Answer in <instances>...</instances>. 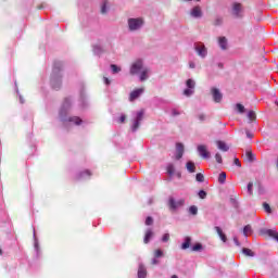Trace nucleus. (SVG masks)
<instances>
[{"mask_svg": "<svg viewBox=\"0 0 278 278\" xmlns=\"http://www.w3.org/2000/svg\"><path fill=\"white\" fill-rule=\"evenodd\" d=\"M129 75H131V77H138L139 81L144 83L151 77V70L149 66L144 65L142 59H137L130 64Z\"/></svg>", "mask_w": 278, "mask_h": 278, "instance_id": "nucleus-1", "label": "nucleus"}, {"mask_svg": "<svg viewBox=\"0 0 278 278\" xmlns=\"http://www.w3.org/2000/svg\"><path fill=\"white\" fill-rule=\"evenodd\" d=\"M71 105L72 101L70 98H66L61 105V109L59 110V118L64 125H67L70 123L71 125H81L84 121H81L78 116H68V113L71 112Z\"/></svg>", "mask_w": 278, "mask_h": 278, "instance_id": "nucleus-2", "label": "nucleus"}, {"mask_svg": "<svg viewBox=\"0 0 278 278\" xmlns=\"http://www.w3.org/2000/svg\"><path fill=\"white\" fill-rule=\"evenodd\" d=\"M144 24V17L142 16L127 18V29L130 34H138V31H142Z\"/></svg>", "mask_w": 278, "mask_h": 278, "instance_id": "nucleus-3", "label": "nucleus"}, {"mask_svg": "<svg viewBox=\"0 0 278 278\" xmlns=\"http://www.w3.org/2000/svg\"><path fill=\"white\" fill-rule=\"evenodd\" d=\"M62 67V63H54L52 76H51V86L53 90H60L62 88V74H60V68Z\"/></svg>", "mask_w": 278, "mask_h": 278, "instance_id": "nucleus-4", "label": "nucleus"}, {"mask_svg": "<svg viewBox=\"0 0 278 278\" xmlns=\"http://www.w3.org/2000/svg\"><path fill=\"white\" fill-rule=\"evenodd\" d=\"M141 121H144V110L142 109L137 111L135 117L132 118V125L130 127L132 132H136L138 129H140Z\"/></svg>", "mask_w": 278, "mask_h": 278, "instance_id": "nucleus-5", "label": "nucleus"}, {"mask_svg": "<svg viewBox=\"0 0 278 278\" xmlns=\"http://www.w3.org/2000/svg\"><path fill=\"white\" fill-rule=\"evenodd\" d=\"M230 14L233 18H243L244 17V9L240 2H233L230 8Z\"/></svg>", "mask_w": 278, "mask_h": 278, "instance_id": "nucleus-6", "label": "nucleus"}, {"mask_svg": "<svg viewBox=\"0 0 278 278\" xmlns=\"http://www.w3.org/2000/svg\"><path fill=\"white\" fill-rule=\"evenodd\" d=\"M167 205L170 212H177L179 207H184V205H186V200L184 199L175 200V198L169 197Z\"/></svg>", "mask_w": 278, "mask_h": 278, "instance_id": "nucleus-7", "label": "nucleus"}, {"mask_svg": "<svg viewBox=\"0 0 278 278\" xmlns=\"http://www.w3.org/2000/svg\"><path fill=\"white\" fill-rule=\"evenodd\" d=\"M186 86L187 88L184 90L182 94L185 97H192V94H194V88H197V81H194L192 78H189L186 81Z\"/></svg>", "mask_w": 278, "mask_h": 278, "instance_id": "nucleus-8", "label": "nucleus"}, {"mask_svg": "<svg viewBox=\"0 0 278 278\" xmlns=\"http://www.w3.org/2000/svg\"><path fill=\"white\" fill-rule=\"evenodd\" d=\"M194 51L199 55V58H202V60H205V58H207V48L205 47V45L195 43Z\"/></svg>", "mask_w": 278, "mask_h": 278, "instance_id": "nucleus-9", "label": "nucleus"}, {"mask_svg": "<svg viewBox=\"0 0 278 278\" xmlns=\"http://www.w3.org/2000/svg\"><path fill=\"white\" fill-rule=\"evenodd\" d=\"M211 94L213 97L214 103H220L223 101V92H220V89L212 87Z\"/></svg>", "mask_w": 278, "mask_h": 278, "instance_id": "nucleus-10", "label": "nucleus"}, {"mask_svg": "<svg viewBox=\"0 0 278 278\" xmlns=\"http://www.w3.org/2000/svg\"><path fill=\"white\" fill-rule=\"evenodd\" d=\"M191 18H203V10L200 5L193 7L189 12Z\"/></svg>", "mask_w": 278, "mask_h": 278, "instance_id": "nucleus-11", "label": "nucleus"}, {"mask_svg": "<svg viewBox=\"0 0 278 278\" xmlns=\"http://www.w3.org/2000/svg\"><path fill=\"white\" fill-rule=\"evenodd\" d=\"M197 151H198L200 157H202V160H208L210 151H207V146L200 144V146H198Z\"/></svg>", "mask_w": 278, "mask_h": 278, "instance_id": "nucleus-12", "label": "nucleus"}, {"mask_svg": "<svg viewBox=\"0 0 278 278\" xmlns=\"http://www.w3.org/2000/svg\"><path fill=\"white\" fill-rule=\"evenodd\" d=\"M144 94V88H138L130 92L128 100L134 103L136 99H140V96Z\"/></svg>", "mask_w": 278, "mask_h": 278, "instance_id": "nucleus-13", "label": "nucleus"}, {"mask_svg": "<svg viewBox=\"0 0 278 278\" xmlns=\"http://www.w3.org/2000/svg\"><path fill=\"white\" fill-rule=\"evenodd\" d=\"M261 233L263 236H268L269 238H273L274 240H276V242H278V232L275 229H262Z\"/></svg>", "mask_w": 278, "mask_h": 278, "instance_id": "nucleus-14", "label": "nucleus"}, {"mask_svg": "<svg viewBox=\"0 0 278 278\" xmlns=\"http://www.w3.org/2000/svg\"><path fill=\"white\" fill-rule=\"evenodd\" d=\"M92 51L94 55H103V53H105V50L103 49V47L99 43H96L92 46Z\"/></svg>", "mask_w": 278, "mask_h": 278, "instance_id": "nucleus-15", "label": "nucleus"}, {"mask_svg": "<svg viewBox=\"0 0 278 278\" xmlns=\"http://www.w3.org/2000/svg\"><path fill=\"white\" fill-rule=\"evenodd\" d=\"M184 143H176V160L184 157Z\"/></svg>", "mask_w": 278, "mask_h": 278, "instance_id": "nucleus-16", "label": "nucleus"}, {"mask_svg": "<svg viewBox=\"0 0 278 278\" xmlns=\"http://www.w3.org/2000/svg\"><path fill=\"white\" fill-rule=\"evenodd\" d=\"M153 236H155V233L153 232V229L148 228L146 230V235H144V238H143L144 244H149V242H151V239L153 238Z\"/></svg>", "mask_w": 278, "mask_h": 278, "instance_id": "nucleus-17", "label": "nucleus"}, {"mask_svg": "<svg viewBox=\"0 0 278 278\" xmlns=\"http://www.w3.org/2000/svg\"><path fill=\"white\" fill-rule=\"evenodd\" d=\"M218 45H219V48L222 49V51H227V47H228L227 37H219Z\"/></svg>", "mask_w": 278, "mask_h": 278, "instance_id": "nucleus-18", "label": "nucleus"}, {"mask_svg": "<svg viewBox=\"0 0 278 278\" xmlns=\"http://www.w3.org/2000/svg\"><path fill=\"white\" fill-rule=\"evenodd\" d=\"M186 168H187L188 173H191V174L197 173V165L192 161H188L186 163Z\"/></svg>", "mask_w": 278, "mask_h": 278, "instance_id": "nucleus-19", "label": "nucleus"}, {"mask_svg": "<svg viewBox=\"0 0 278 278\" xmlns=\"http://www.w3.org/2000/svg\"><path fill=\"white\" fill-rule=\"evenodd\" d=\"M184 240H185V241L182 242L180 249H181L182 251H186V250L190 247V244H192V238H191V237H185Z\"/></svg>", "mask_w": 278, "mask_h": 278, "instance_id": "nucleus-20", "label": "nucleus"}, {"mask_svg": "<svg viewBox=\"0 0 278 278\" xmlns=\"http://www.w3.org/2000/svg\"><path fill=\"white\" fill-rule=\"evenodd\" d=\"M138 278H147V268L142 264L138 268Z\"/></svg>", "mask_w": 278, "mask_h": 278, "instance_id": "nucleus-21", "label": "nucleus"}, {"mask_svg": "<svg viewBox=\"0 0 278 278\" xmlns=\"http://www.w3.org/2000/svg\"><path fill=\"white\" fill-rule=\"evenodd\" d=\"M217 148L219 149V151H224L227 152L229 151V147L227 146V143H225V141H216Z\"/></svg>", "mask_w": 278, "mask_h": 278, "instance_id": "nucleus-22", "label": "nucleus"}, {"mask_svg": "<svg viewBox=\"0 0 278 278\" xmlns=\"http://www.w3.org/2000/svg\"><path fill=\"white\" fill-rule=\"evenodd\" d=\"M90 175V170H84L77 175V179H89Z\"/></svg>", "mask_w": 278, "mask_h": 278, "instance_id": "nucleus-23", "label": "nucleus"}, {"mask_svg": "<svg viewBox=\"0 0 278 278\" xmlns=\"http://www.w3.org/2000/svg\"><path fill=\"white\" fill-rule=\"evenodd\" d=\"M245 159H247V161L248 162H250V163H253V162H255V154H253V152H251V151H247L245 152Z\"/></svg>", "mask_w": 278, "mask_h": 278, "instance_id": "nucleus-24", "label": "nucleus"}, {"mask_svg": "<svg viewBox=\"0 0 278 278\" xmlns=\"http://www.w3.org/2000/svg\"><path fill=\"white\" fill-rule=\"evenodd\" d=\"M242 253H244L248 257H255V253L249 248H243Z\"/></svg>", "mask_w": 278, "mask_h": 278, "instance_id": "nucleus-25", "label": "nucleus"}, {"mask_svg": "<svg viewBox=\"0 0 278 278\" xmlns=\"http://www.w3.org/2000/svg\"><path fill=\"white\" fill-rule=\"evenodd\" d=\"M189 214H191V216H197V214H199V207H197V205H191L189 207Z\"/></svg>", "mask_w": 278, "mask_h": 278, "instance_id": "nucleus-26", "label": "nucleus"}, {"mask_svg": "<svg viewBox=\"0 0 278 278\" xmlns=\"http://www.w3.org/2000/svg\"><path fill=\"white\" fill-rule=\"evenodd\" d=\"M111 71H112L113 75H116V74L121 73L122 68L116 64H111Z\"/></svg>", "mask_w": 278, "mask_h": 278, "instance_id": "nucleus-27", "label": "nucleus"}, {"mask_svg": "<svg viewBox=\"0 0 278 278\" xmlns=\"http://www.w3.org/2000/svg\"><path fill=\"white\" fill-rule=\"evenodd\" d=\"M225 181H227V174L225 172H222L218 176V182L225 184Z\"/></svg>", "mask_w": 278, "mask_h": 278, "instance_id": "nucleus-28", "label": "nucleus"}, {"mask_svg": "<svg viewBox=\"0 0 278 278\" xmlns=\"http://www.w3.org/2000/svg\"><path fill=\"white\" fill-rule=\"evenodd\" d=\"M197 118L200 123H205V121H207V115L205 113H200L197 115Z\"/></svg>", "mask_w": 278, "mask_h": 278, "instance_id": "nucleus-29", "label": "nucleus"}, {"mask_svg": "<svg viewBox=\"0 0 278 278\" xmlns=\"http://www.w3.org/2000/svg\"><path fill=\"white\" fill-rule=\"evenodd\" d=\"M195 181H198L199 184H203V181H205V176L202 173L197 174Z\"/></svg>", "mask_w": 278, "mask_h": 278, "instance_id": "nucleus-30", "label": "nucleus"}, {"mask_svg": "<svg viewBox=\"0 0 278 278\" xmlns=\"http://www.w3.org/2000/svg\"><path fill=\"white\" fill-rule=\"evenodd\" d=\"M213 25H214L215 27H220V25H223V17L217 16V17L214 20Z\"/></svg>", "mask_w": 278, "mask_h": 278, "instance_id": "nucleus-31", "label": "nucleus"}, {"mask_svg": "<svg viewBox=\"0 0 278 278\" xmlns=\"http://www.w3.org/2000/svg\"><path fill=\"white\" fill-rule=\"evenodd\" d=\"M191 251H193V252L203 251V244H201V243H195V244L191 248Z\"/></svg>", "mask_w": 278, "mask_h": 278, "instance_id": "nucleus-32", "label": "nucleus"}, {"mask_svg": "<svg viewBox=\"0 0 278 278\" xmlns=\"http://www.w3.org/2000/svg\"><path fill=\"white\" fill-rule=\"evenodd\" d=\"M167 173L168 175H170V177H173V175H175V165L173 164L167 165Z\"/></svg>", "mask_w": 278, "mask_h": 278, "instance_id": "nucleus-33", "label": "nucleus"}, {"mask_svg": "<svg viewBox=\"0 0 278 278\" xmlns=\"http://www.w3.org/2000/svg\"><path fill=\"white\" fill-rule=\"evenodd\" d=\"M251 231H252L251 225L244 226V228H243V236H244L245 238H248V236H249V233H251Z\"/></svg>", "mask_w": 278, "mask_h": 278, "instance_id": "nucleus-34", "label": "nucleus"}, {"mask_svg": "<svg viewBox=\"0 0 278 278\" xmlns=\"http://www.w3.org/2000/svg\"><path fill=\"white\" fill-rule=\"evenodd\" d=\"M236 110L237 112H239V114H244V105H242L241 103H237L236 104Z\"/></svg>", "mask_w": 278, "mask_h": 278, "instance_id": "nucleus-35", "label": "nucleus"}, {"mask_svg": "<svg viewBox=\"0 0 278 278\" xmlns=\"http://www.w3.org/2000/svg\"><path fill=\"white\" fill-rule=\"evenodd\" d=\"M263 208L265 210V212L267 213V214H271L273 213V208H270V204H268V203H263Z\"/></svg>", "mask_w": 278, "mask_h": 278, "instance_id": "nucleus-36", "label": "nucleus"}, {"mask_svg": "<svg viewBox=\"0 0 278 278\" xmlns=\"http://www.w3.org/2000/svg\"><path fill=\"white\" fill-rule=\"evenodd\" d=\"M101 14H108V2L106 1H104L101 4Z\"/></svg>", "mask_w": 278, "mask_h": 278, "instance_id": "nucleus-37", "label": "nucleus"}, {"mask_svg": "<svg viewBox=\"0 0 278 278\" xmlns=\"http://www.w3.org/2000/svg\"><path fill=\"white\" fill-rule=\"evenodd\" d=\"M33 236H34V240H35V249L36 251H39L40 247L38 245V238H36V228H34V231H33Z\"/></svg>", "mask_w": 278, "mask_h": 278, "instance_id": "nucleus-38", "label": "nucleus"}, {"mask_svg": "<svg viewBox=\"0 0 278 278\" xmlns=\"http://www.w3.org/2000/svg\"><path fill=\"white\" fill-rule=\"evenodd\" d=\"M248 118L250 121H255V118H257V116L255 115V111H249Z\"/></svg>", "mask_w": 278, "mask_h": 278, "instance_id": "nucleus-39", "label": "nucleus"}, {"mask_svg": "<svg viewBox=\"0 0 278 278\" xmlns=\"http://www.w3.org/2000/svg\"><path fill=\"white\" fill-rule=\"evenodd\" d=\"M154 257H164V252L162 250L154 251Z\"/></svg>", "mask_w": 278, "mask_h": 278, "instance_id": "nucleus-40", "label": "nucleus"}, {"mask_svg": "<svg viewBox=\"0 0 278 278\" xmlns=\"http://www.w3.org/2000/svg\"><path fill=\"white\" fill-rule=\"evenodd\" d=\"M215 160L217 164H223V156L220 155V153L215 154Z\"/></svg>", "mask_w": 278, "mask_h": 278, "instance_id": "nucleus-41", "label": "nucleus"}, {"mask_svg": "<svg viewBox=\"0 0 278 278\" xmlns=\"http://www.w3.org/2000/svg\"><path fill=\"white\" fill-rule=\"evenodd\" d=\"M198 197H200V199H205L207 197V192H205V190H200Z\"/></svg>", "mask_w": 278, "mask_h": 278, "instance_id": "nucleus-42", "label": "nucleus"}, {"mask_svg": "<svg viewBox=\"0 0 278 278\" xmlns=\"http://www.w3.org/2000/svg\"><path fill=\"white\" fill-rule=\"evenodd\" d=\"M126 119H127V115L122 114V115L119 116V118L117 119V123L123 124V123H125Z\"/></svg>", "mask_w": 278, "mask_h": 278, "instance_id": "nucleus-43", "label": "nucleus"}, {"mask_svg": "<svg viewBox=\"0 0 278 278\" xmlns=\"http://www.w3.org/2000/svg\"><path fill=\"white\" fill-rule=\"evenodd\" d=\"M146 225H148V226L153 225V217L148 216V217L146 218Z\"/></svg>", "mask_w": 278, "mask_h": 278, "instance_id": "nucleus-44", "label": "nucleus"}, {"mask_svg": "<svg viewBox=\"0 0 278 278\" xmlns=\"http://www.w3.org/2000/svg\"><path fill=\"white\" fill-rule=\"evenodd\" d=\"M168 240H170V235L169 233L163 235L162 242H168Z\"/></svg>", "mask_w": 278, "mask_h": 278, "instance_id": "nucleus-45", "label": "nucleus"}, {"mask_svg": "<svg viewBox=\"0 0 278 278\" xmlns=\"http://www.w3.org/2000/svg\"><path fill=\"white\" fill-rule=\"evenodd\" d=\"M248 192L249 194H253V182L248 184Z\"/></svg>", "mask_w": 278, "mask_h": 278, "instance_id": "nucleus-46", "label": "nucleus"}, {"mask_svg": "<svg viewBox=\"0 0 278 278\" xmlns=\"http://www.w3.org/2000/svg\"><path fill=\"white\" fill-rule=\"evenodd\" d=\"M230 203L233 207H238V200H236V198H230Z\"/></svg>", "mask_w": 278, "mask_h": 278, "instance_id": "nucleus-47", "label": "nucleus"}, {"mask_svg": "<svg viewBox=\"0 0 278 278\" xmlns=\"http://www.w3.org/2000/svg\"><path fill=\"white\" fill-rule=\"evenodd\" d=\"M215 231H216V233H217L218 236H222V233H224V232H223V229H222L220 227H218V226L215 227Z\"/></svg>", "mask_w": 278, "mask_h": 278, "instance_id": "nucleus-48", "label": "nucleus"}, {"mask_svg": "<svg viewBox=\"0 0 278 278\" xmlns=\"http://www.w3.org/2000/svg\"><path fill=\"white\" fill-rule=\"evenodd\" d=\"M189 68H197V64L194 63V61L189 62Z\"/></svg>", "mask_w": 278, "mask_h": 278, "instance_id": "nucleus-49", "label": "nucleus"}, {"mask_svg": "<svg viewBox=\"0 0 278 278\" xmlns=\"http://www.w3.org/2000/svg\"><path fill=\"white\" fill-rule=\"evenodd\" d=\"M179 114L181 113L175 109L172 111V116H179Z\"/></svg>", "mask_w": 278, "mask_h": 278, "instance_id": "nucleus-50", "label": "nucleus"}, {"mask_svg": "<svg viewBox=\"0 0 278 278\" xmlns=\"http://www.w3.org/2000/svg\"><path fill=\"white\" fill-rule=\"evenodd\" d=\"M235 165L238 166L239 168L242 166V164H240L239 159H235Z\"/></svg>", "mask_w": 278, "mask_h": 278, "instance_id": "nucleus-51", "label": "nucleus"}, {"mask_svg": "<svg viewBox=\"0 0 278 278\" xmlns=\"http://www.w3.org/2000/svg\"><path fill=\"white\" fill-rule=\"evenodd\" d=\"M220 240H223L224 242H227V236H225V233L219 235Z\"/></svg>", "mask_w": 278, "mask_h": 278, "instance_id": "nucleus-52", "label": "nucleus"}, {"mask_svg": "<svg viewBox=\"0 0 278 278\" xmlns=\"http://www.w3.org/2000/svg\"><path fill=\"white\" fill-rule=\"evenodd\" d=\"M233 242L237 247H240V241H238V237H235L233 238Z\"/></svg>", "mask_w": 278, "mask_h": 278, "instance_id": "nucleus-53", "label": "nucleus"}, {"mask_svg": "<svg viewBox=\"0 0 278 278\" xmlns=\"http://www.w3.org/2000/svg\"><path fill=\"white\" fill-rule=\"evenodd\" d=\"M103 79H104V84H105L106 86H110V84H111L110 79H109L108 77H104Z\"/></svg>", "mask_w": 278, "mask_h": 278, "instance_id": "nucleus-54", "label": "nucleus"}, {"mask_svg": "<svg viewBox=\"0 0 278 278\" xmlns=\"http://www.w3.org/2000/svg\"><path fill=\"white\" fill-rule=\"evenodd\" d=\"M157 264H160V261H157V258H153V260H152V265L155 266V265H157Z\"/></svg>", "mask_w": 278, "mask_h": 278, "instance_id": "nucleus-55", "label": "nucleus"}, {"mask_svg": "<svg viewBox=\"0 0 278 278\" xmlns=\"http://www.w3.org/2000/svg\"><path fill=\"white\" fill-rule=\"evenodd\" d=\"M247 136L248 138H253V134H251L250 131H247Z\"/></svg>", "mask_w": 278, "mask_h": 278, "instance_id": "nucleus-56", "label": "nucleus"}, {"mask_svg": "<svg viewBox=\"0 0 278 278\" xmlns=\"http://www.w3.org/2000/svg\"><path fill=\"white\" fill-rule=\"evenodd\" d=\"M176 177H178V179H181V172L176 173Z\"/></svg>", "mask_w": 278, "mask_h": 278, "instance_id": "nucleus-57", "label": "nucleus"}, {"mask_svg": "<svg viewBox=\"0 0 278 278\" xmlns=\"http://www.w3.org/2000/svg\"><path fill=\"white\" fill-rule=\"evenodd\" d=\"M20 102L25 103V100L23 99V96H20Z\"/></svg>", "mask_w": 278, "mask_h": 278, "instance_id": "nucleus-58", "label": "nucleus"}, {"mask_svg": "<svg viewBox=\"0 0 278 278\" xmlns=\"http://www.w3.org/2000/svg\"><path fill=\"white\" fill-rule=\"evenodd\" d=\"M218 67H219V68H223V64H222V63H219V64H218Z\"/></svg>", "mask_w": 278, "mask_h": 278, "instance_id": "nucleus-59", "label": "nucleus"}, {"mask_svg": "<svg viewBox=\"0 0 278 278\" xmlns=\"http://www.w3.org/2000/svg\"><path fill=\"white\" fill-rule=\"evenodd\" d=\"M0 255H3V250H1V248H0Z\"/></svg>", "mask_w": 278, "mask_h": 278, "instance_id": "nucleus-60", "label": "nucleus"}, {"mask_svg": "<svg viewBox=\"0 0 278 278\" xmlns=\"http://www.w3.org/2000/svg\"><path fill=\"white\" fill-rule=\"evenodd\" d=\"M172 278H179V277H177V275H173Z\"/></svg>", "mask_w": 278, "mask_h": 278, "instance_id": "nucleus-61", "label": "nucleus"}, {"mask_svg": "<svg viewBox=\"0 0 278 278\" xmlns=\"http://www.w3.org/2000/svg\"><path fill=\"white\" fill-rule=\"evenodd\" d=\"M181 1L190 2V1H192V0H181Z\"/></svg>", "mask_w": 278, "mask_h": 278, "instance_id": "nucleus-62", "label": "nucleus"}, {"mask_svg": "<svg viewBox=\"0 0 278 278\" xmlns=\"http://www.w3.org/2000/svg\"><path fill=\"white\" fill-rule=\"evenodd\" d=\"M197 1H201V0H197Z\"/></svg>", "mask_w": 278, "mask_h": 278, "instance_id": "nucleus-63", "label": "nucleus"}]
</instances>
